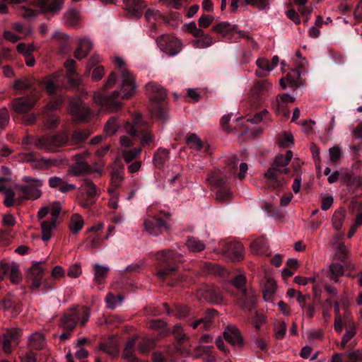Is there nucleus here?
Here are the masks:
<instances>
[{
    "label": "nucleus",
    "instance_id": "36",
    "mask_svg": "<svg viewBox=\"0 0 362 362\" xmlns=\"http://www.w3.org/2000/svg\"><path fill=\"white\" fill-rule=\"evenodd\" d=\"M123 180V168L112 171L111 173L112 187L109 189V192L112 195H116L117 189L120 187Z\"/></svg>",
    "mask_w": 362,
    "mask_h": 362
},
{
    "label": "nucleus",
    "instance_id": "9",
    "mask_svg": "<svg viewBox=\"0 0 362 362\" xmlns=\"http://www.w3.org/2000/svg\"><path fill=\"white\" fill-rule=\"evenodd\" d=\"M39 98L38 92L32 96L17 98L11 101L10 107L17 114L23 115V120L25 124H33L36 122L37 117L28 112L35 106Z\"/></svg>",
    "mask_w": 362,
    "mask_h": 362
},
{
    "label": "nucleus",
    "instance_id": "3",
    "mask_svg": "<svg viewBox=\"0 0 362 362\" xmlns=\"http://www.w3.org/2000/svg\"><path fill=\"white\" fill-rule=\"evenodd\" d=\"M344 267L341 264L332 263L328 270H322L313 279L298 276L294 278V281L302 285H306L310 282L314 294H319L323 291H326L327 294H337L338 286L341 284L339 278L344 275Z\"/></svg>",
    "mask_w": 362,
    "mask_h": 362
},
{
    "label": "nucleus",
    "instance_id": "54",
    "mask_svg": "<svg viewBox=\"0 0 362 362\" xmlns=\"http://www.w3.org/2000/svg\"><path fill=\"white\" fill-rule=\"evenodd\" d=\"M245 5H250L259 10H264L269 7V0H245Z\"/></svg>",
    "mask_w": 362,
    "mask_h": 362
},
{
    "label": "nucleus",
    "instance_id": "18",
    "mask_svg": "<svg viewBox=\"0 0 362 362\" xmlns=\"http://www.w3.org/2000/svg\"><path fill=\"white\" fill-rule=\"evenodd\" d=\"M247 170V164L240 162L237 156L233 155L230 158H228V180L229 177H233L242 180L245 177Z\"/></svg>",
    "mask_w": 362,
    "mask_h": 362
},
{
    "label": "nucleus",
    "instance_id": "34",
    "mask_svg": "<svg viewBox=\"0 0 362 362\" xmlns=\"http://www.w3.org/2000/svg\"><path fill=\"white\" fill-rule=\"evenodd\" d=\"M246 283V276L243 273H237L235 275L231 276V280L228 279V285L230 284L238 288L242 292L241 294H247Z\"/></svg>",
    "mask_w": 362,
    "mask_h": 362
},
{
    "label": "nucleus",
    "instance_id": "24",
    "mask_svg": "<svg viewBox=\"0 0 362 362\" xmlns=\"http://www.w3.org/2000/svg\"><path fill=\"white\" fill-rule=\"evenodd\" d=\"M0 279L4 276H8L11 282L13 284H18L22 280V276L16 265H11L7 263L0 264Z\"/></svg>",
    "mask_w": 362,
    "mask_h": 362
},
{
    "label": "nucleus",
    "instance_id": "59",
    "mask_svg": "<svg viewBox=\"0 0 362 362\" xmlns=\"http://www.w3.org/2000/svg\"><path fill=\"white\" fill-rule=\"evenodd\" d=\"M10 121V116L8 110L6 107L0 109V129H4L8 124Z\"/></svg>",
    "mask_w": 362,
    "mask_h": 362
},
{
    "label": "nucleus",
    "instance_id": "63",
    "mask_svg": "<svg viewBox=\"0 0 362 362\" xmlns=\"http://www.w3.org/2000/svg\"><path fill=\"white\" fill-rule=\"evenodd\" d=\"M190 309L185 305H176L175 315L178 318H184L189 315Z\"/></svg>",
    "mask_w": 362,
    "mask_h": 362
},
{
    "label": "nucleus",
    "instance_id": "29",
    "mask_svg": "<svg viewBox=\"0 0 362 362\" xmlns=\"http://www.w3.org/2000/svg\"><path fill=\"white\" fill-rule=\"evenodd\" d=\"M71 112L81 122L87 121L91 115L90 109L79 101L73 104Z\"/></svg>",
    "mask_w": 362,
    "mask_h": 362
},
{
    "label": "nucleus",
    "instance_id": "49",
    "mask_svg": "<svg viewBox=\"0 0 362 362\" xmlns=\"http://www.w3.org/2000/svg\"><path fill=\"white\" fill-rule=\"evenodd\" d=\"M276 287V282L272 278L267 277L264 280L262 294H274Z\"/></svg>",
    "mask_w": 362,
    "mask_h": 362
},
{
    "label": "nucleus",
    "instance_id": "25",
    "mask_svg": "<svg viewBox=\"0 0 362 362\" xmlns=\"http://www.w3.org/2000/svg\"><path fill=\"white\" fill-rule=\"evenodd\" d=\"M36 7L43 12L55 14L59 12L63 6L64 0H35Z\"/></svg>",
    "mask_w": 362,
    "mask_h": 362
},
{
    "label": "nucleus",
    "instance_id": "51",
    "mask_svg": "<svg viewBox=\"0 0 362 362\" xmlns=\"http://www.w3.org/2000/svg\"><path fill=\"white\" fill-rule=\"evenodd\" d=\"M141 149L140 148L126 149L123 151V158L124 160L129 163L135 159L136 157L141 153Z\"/></svg>",
    "mask_w": 362,
    "mask_h": 362
},
{
    "label": "nucleus",
    "instance_id": "45",
    "mask_svg": "<svg viewBox=\"0 0 362 362\" xmlns=\"http://www.w3.org/2000/svg\"><path fill=\"white\" fill-rule=\"evenodd\" d=\"M11 28L22 35L23 37H27L33 33V28L28 23L22 24L20 23H14L12 24Z\"/></svg>",
    "mask_w": 362,
    "mask_h": 362
},
{
    "label": "nucleus",
    "instance_id": "44",
    "mask_svg": "<svg viewBox=\"0 0 362 362\" xmlns=\"http://www.w3.org/2000/svg\"><path fill=\"white\" fill-rule=\"evenodd\" d=\"M64 23L69 26L76 27L79 23V13L74 9L71 8L64 15Z\"/></svg>",
    "mask_w": 362,
    "mask_h": 362
},
{
    "label": "nucleus",
    "instance_id": "46",
    "mask_svg": "<svg viewBox=\"0 0 362 362\" xmlns=\"http://www.w3.org/2000/svg\"><path fill=\"white\" fill-rule=\"evenodd\" d=\"M300 78V74L298 70H293L292 73L287 74L286 76V81L293 88H297L301 86Z\"/></svg>",
    "mask_w": 362,
    "mask_h": 362
},
{
    "label": "nucleus",
    "instance_id": "8",
    "mask_svg": "<svg viewBox=\"0 0 362 362\" xmlns=\"http://www.w3.org/2000/svg\"><path fill=\"white\" fill-rule=\"evenodd\" d=\"M146 91L151 101L152 115L158 120L166 121L168 117L165 90L155 82H150L146 85Z\"/></svg>",
    "mask_w": 362,
    "mask_h": 362
},
{
    "label": "nucleus",
    "instance_id": "31",
    "mask_svg": "<svg viewBox=\"0 0 362 362\" xmlns=\"http://www.w3.org/2000/svg\"><path fill=\"white\" fill-rule=\"evenodd\" d=\"M92 47L93 45L88 39L85 37L79 39L78 45L74 52V57L78 60L85 58Z\"/></svg>",
    "mask_w": 362,
    "mask_h": 362
},
{
    "label": "nucleus",
    "instance_id": "22",
    "mask_svg": "<svg viewBox=\"0 0 362 362\" xmlns=\"http://www.w3.org/2000/svg\"><path fill=\"white\" fill-rule=\"evenodd\" d=\"M22 332L18 329H11L6 330L2 337L0 336V343L2 345V349L6 354L11 352V344L18 343L21 337Z\"/></svg>",
    "mask_w": 362,
    "mask_h": 362
},
{
    "label": "nucleus",
    "instance_id": "28",
    "mask_svg": "<svg viewBox=\"0 0 362 362\" xmlns=\"http://www.w3.org/2000/svg\"><path fill=\"white\" fill-rule=\"evenodd\" d=\"M52 39L55 41V46L60 54H64L69 51V41L68 35L57 30L53 34Z\"/></svg>",
    "mask_w": 362,
    "mask_h": 362
},
{
    "label": "nucleus",
    "instance_id": "56",
    "mask_svg": "<svg viewBox=\"0 0 362 362\" xmlns=\"http://www.w3.org/2000/svg\"><path fill=\"white\" fill-rule=\"evenodd\" d=\"M155 341L153 338L144 339L139 346L140 351L144 354L150 351L154 347Z\"/></svg>",
    "mask_w": 362,
    "mask_h": 362
},
{
    "label": "nucleus",
    "instance_id": "1",
    "mask_svg": "<svg viewBox=\"0 0 362 362\" xmlns=\"http://www.w3.org/2000/svg\"><path fill=\"white\" fill-rule=\"evenodd\" d=\"M116 69H119L122 77L119 90H116L112 94L107 95L98 91L94 94V101L103 110L117 111L122 107L121 100L130 98L136 89L135 78L132 74L123 68L124 62L117 57L114 61Z\"/></svg>",
    "mask_w": 362,
    "mask_h": 362
},
{
    "label": "nucleus",
    "instance_id": "61",
    "mask_svg": "<svg viewBox=\"0 0 362 362\" xmlns=\"http://www.w3.org/2000/svg\"><path fill=\"white\" fill-rule=\"evenodd\" d=\"M349 361L347 362H362V351L354 350L346 354Z\"/></svg>",
    "mask_w": 362,
    "mask_h": 362
},
{
    "label": "nucleus",
    "instance_id": "58",
    "mask_svg": "<svg viewBox=\"0 0 362 362\" xmlns=\"http://www.w3.org/2000/svg\"><path fill=\"white\" fill-rule=\"evenodd\" d=\"M286 332V325L284 322H279L274 327V336L276 339H281L284 337Z\"/></svg>",
    "mask_w": 362,
    "mask_h": 362
},
{
    "label": "nucleus",
    "instance_id": "33",
    "mask_svg": "<svg viewBox=\"0 0 362 362\" xmlns=\"http://www.w3.org/2000/svg\"><path fill=\"white\" fill-rule=\"evenodd\" d=\"M250 247L253 253L259 255L269 256L270 255L268 252L269 247L267 245L266 240L263 238H259L254 240Z\"/></svg>",
    "mask_w": 362,
    "mask_h": 362
},
{
    "label": "nucleus",
    "instance_id": "37",
    "mask_svg": "<svg viewBox=\"0 0 362 362\" xmlns=\"http://www.w3.org/2000/svg\"><path fill=\"white\" fill-rule=\"evenodd\" d=\"M186 141L190 148L197 151H202L205 146L201 139L194 133H189L187 136Z\"/></svg>",
    "mask_w": 362,
    "mask_h": 362
},
{
    "label": "nucleus",
    "instance_id": "55",
    "mask_svg": "<svg viewBox=\"0 0 362 362\" xmlns=\"http://www.w3.org/2000/svg\"><path fill=\"white\" fill-rule=\"evenodd\" d=\"M293 144V137L291 134L285 133L278 138V144L283 148H289Z\"/></svg>",
    "mask_w": 362,
    "mask_h": 362
},
{
    "label": "nucleus",
    "instance_id": "13",
    "mask_svg": "<svg viewBox=\"0 0 362 362\" xmlns=\"http://www.w3.org/2000/svg\"><path fill=\"white\" fill-rule=\"evenodd\" d=\"M90 317L89 308L86 306H77L74 310L64 315L61 325L64 329L71 330L75 328L78 322L83 326Z\"/></svg>",
    "mask_w": 362,
    "mask_h": 362
},
{
    "label": "nucleus",
    "instance_id": "30",
    "mask_svg": "<svg viewBox=\"0 0 362 362\" xmlns=\"http://www.w3.org/2000/svg\"><path fill=\"white\" fill-rule=\"evenodd\" d=\"M267 114H268V112L266 110H264L262 112L256 113L254 116L250 117L247 119H245L244 117H239L236 120L237 126L245 129V130H243V132H245V130L249 129V127H248L249 123H252V124L259 123L263 119L264 116H266Z\"/></svg>",
    "mask_w": 362,
    "mask_h": 362
},
{
    "label": "nucleus",
    "instance_id": "17",
    "mask_svg": "<svg viewBox=\"0 0 362 362\" xmlns=\"http://www.w3.org/2000/svg\"><path fill=\"white\" fill-rule=\"evenodd\" d=\"M81 187L84 194L80 201V204L84 209H89L95 204L98 196L96 186L92 180L86 179L83 180Z\"/></svg>",
    "mask_w": 362,
    "mask_h": 362
},
{
    "label": "nucleus",
    "instance_id": "47",
    "mask_svg": "<svg viewBox=\"0 0 362 362\" xmlns=\"http://www.w3.org/2000/svg\"><path fill=\"white\" fill-rule=\"evenodd\" d=\"M280 157H281V154L278 155L276 157L274 163H272V165L270 168H274V170L280 172L283 174L287 175L289 173V170L286 168L281 170V168L286 167L289 163V162L286 161L283 159H280Z\"/></svg>",
    "mask_w": 362,
    "mask_h": 362
},
{
    "label": "nucleus",
    "instance_id": "62",
    "mask_svg": "<svg viewBox=\"0 0 362 362\" xmlns=\"http://www.w3.org/2000/svg\"><path fill=\"white\" fill-rule=\"evenodd\" d=\"M173 333L176 339L179 341H183L187 339V336L183 331V328L180 324H176L173 329Z\"/></svg>",
    "mask_w": 362,
    "mask_h": 362
},
{
    "label": "nucleus",
    "instance_id": "7",
    "mask_svg": "<svg viewBox=\"0 0 362 362\" xmlns=\"http://www.w3.org/2000/svg\"><path fill=\"white\" fill-rule=\"evenodd\" d=\"M45 269L42 267L41 262H35L28 271L26 274L27 283L33 290L42 288L45 292L53 288L56 279L64 277L65 271L61 266H55L51 276L43 279Z\"/></svg>",
    "mask_w": 362,
    "mask_h": 362
},
{
    "label": "nucleus",
    "instance_id": "23",
    "mask_svg": "<svg viewBox=\"0 0 362 362\" xmlns=\"http://www.w3.org/2000/svg\"><path fill=\"white\" fill-rule=\"evenodd\" d=\"M129 17L139 19L147 5L144 0H123Z\"/></svg>",
    "mask_w": 362,
    "mask_h": 362
},
{
    "label": "nucleus",
    "instance_id": "39",
    "mask_svg": "<svg viewBox=\"0 0 362 362\" xmlns=\"http://www.w3.org/2000/svg\"><path fill=\"white\" fill-rule=\"evenodd\" d=\"M196 39L192 40V45L196 48H206L213 44L212 37L205 34L203 31V35L199 37H195Z\"/></svg>",
    "mask_w": 362,
    "mask_h": 362
},
{
    "label": "nucleus",
    "instance_id": "4",
    "mask_svg": "<svg viewBox=\"0 0 362 362\" xmlns=\"http://www.w3.org/2000/svg\"><path fill=\"white\" fill-rule=\"evenodd\" d=\"M156 277L163 284L175 286L182 276L179 273V264L182 262V255L170 250L158 252L156 255Z\"/></svg>",
    "mask_w": 362,
    "mask_h": 362
},
{
    "label": "nucleus",
    "instance_id": "12",
    "mask_svg": "<svg viewBox=\"0 0 362 362\" xmlns=\"http://www.w3.org/2000/svg\"><path fill=\"white\" fill-rule=\"evenodd\" d=\"M22 181L25 184H18L16 189L23 194L22 197H18L19 204H21L25 199L35 200L40 197L42 192L40 189L42 186V181L29 176H24Z\"/></svg>",
    "mask_w": 362,
    "mask_h": 362
},
{
    "label": "nucleus",
    "instance_id": "50",
    "mask_svg": "<svg viewBox=\"0 0 362 362\" xmlns=\"http://www.w3.org/2000/svg\"><path fill=\"white\" fill-rule=\"evenodd\" d=\"M228 26V40H230L231 42H235L238 39L243 36V34L240 30H238V28L235 25H230L229 23L227 24Z\"/></svg>",
    "mask_w": 362,
    "mask_h": 362
},
{
    "label": "nucleus",
    "instance_id": "5",
    "mask_svg": "<svg viewBox=\"0 0 362 362\" xmlns=\"http://www.w3.org/2000/svg\"><path fill=\"white\" fill-rule=\"evenodd\" d=\"M88 129H78L56 134L50 138H40L35 142L39 149L54 152L60 146H71L75 148L83 147L90 135Z\"/></svg>",
    "mask_w": 362,
    "mask_h": 362
},
{
    "label": "nucleus",
    "instance_id": "20",
    "mask_svg": "<svg viewBox=\"0 0 362 362\" xmlns=\"http://www.w3.org/2000/svg\"><path fill=\"white\" fill-rule=\"evenodd\" d=\"M245 257L243 245L234 238H228V261H242Z\"/></svg>",
    "mask_w": 362,
    "mask_h": 362
},
{
    "label": "nucleus",
    "instance_id": "16",
    "mask_svg": "<svg viewBox=\"0 0 362 362\" xmlns=\"http://www.w3.org/2000/svg\"><path fill=\"white\" fill-rule=\"evenodd\" d=\"M55 99L54 104L52 107L47 106L42 112V117L45 125L48 129H55L59 124V117L52 112V109L57 108L62 103V93L57 95H50Z\"/></svg>",
    "mask_w": 362,
    "mask_h": 362
},
{
    "label": "nucleus",
    "instance_id": "19",
    "mask_svg": "<svg viewBox=\"0 0 362 362\" xmlns=\"http://www.w3.org/2000/svg\"><path fill=\"white\" fill-rule=\"evenodd\" d=\"M197 275L215 274L217 276H223L224 269L217 264L211 262L202 261H193L192 262Z\"/></svg>",
    "mask_w": 362,
    "mask_h": 362
},
{
    "label": "nucleus",
    "instance_id": "10",
    "mask_svg": "<svg viewBox=\"0 0 362 362\" xmlns=\"http://www.w3.org/2000/svg\"><path fill=\"white\" fill-rule=\"evenodd\" d=\"M146 214L144 226L149 234L157 236L169 229L168 224L163 219L165 216L168 217V213L156 211V209L151 206L147 209Z\"/></svg>",
    "mask_w": 362,
    "mask_h": 362
},
{
    "label": "nucleus",
    "instance_id": "53",
    "mask_svg": "<svg viewBox=\"0 0 362 362\" xmlns=\"http://www.w3.org/2000/svg\"><path fill=\"white\" fill-rule=\"evenodd\" d=\"M211 325V318L210 316L202 317L198 320L194 321L191 324L193 329H197L199 325L202 326V329H208Z\"/></svg>",
    "mask_w": 362,
    "mask_h": 362
},
{
    "label": "nucleus",
    "instance_id": "15",
    "mask_svg": "<svg viewBox=\"0 0 362 362\" xmlns=\"http://www.w3.org/2000/svg\"><path fill=\"white\" fill-rule=\"evenodd\" d=\"M156 42L163 52L171 56L176 55L182 49L181 42L176 37L169 35L160 36L156 39Z\"/></svg>",
    "mask_w": 362,
    "mask_h": 362
},
{
    "label": "nucleus",
    "instance_id": "6",
    "mask_svg": "<svg viewBox=\"0 0 362 362\" xmlns=\"http://www.w3.org/2000/svg\"><path fill=\"white\" fill-rule=\"evenodd\" d=\"M75 64L76 62L73 59H69L64 62L66 75L51 76L44 79L42 86L48 95H57L59 92L62 93L63 88L79 91L81 80L76 72Z\"/></svg>",
    "mask_w": 362,
    "mask_h": 362
},
{
    "label": "nucleus",
    "instance_id": "42",
    "mask_svg": "<svg viewBox=\"0 0 362 362\" xmlns=\"http://www.w3.org/2000/svg\"><path fill=\"white\" fill-rule=\"evenodd\" d=\"M84 221L82 216L78 214L72 215L69 223V229L74 234H78L83 228Z\"/></svg>",
    "mask_w": 362,
    "mask_h": 362
},
{
    "label": "nucleus",
    "instance_id": "41",
    "mask_svg": "<svg viewBox=\"0 0 362 362\" xmlns=\"http://www.w3.org/2000/svg\"><path fill=\"white\" fill-rule=\"evenodd\" d=\"M276 172L274 168H269L264 175L269 180L268 185L273 189H279L282 187L281 182L278 179Z\"/></svg>",
    "mask_w": 362,
    "mask_h": 362
},
{
    "label": "nucleus",
    "instance_id": "57",
    "mask_svg": "<svg viewBox=\"0 0 362 362\" xmlns=\"http://www.w3.org/2000/svg\"><path fill=\"white\" fill-rule=\"evenodd\" d=\"M256 303L255 296H243L241 299L242 307L250 310Z\"/></svg>",
    "mask_w": 362,
    "mask_h": 362
},
{
    "label": "nucleus",
    "instance_id": "14",
    "mask_svg": "<svg viewBox=\"0 0 362 362\" xmlns=\"http://www.w3.org/2000/svg\"><path fill=\"white\" fill-rule=\"evenodd\" d=\"M208 180L215 193L216 201L218 203L224 202L226 200V174L216 170L210 174Z\"/></svg>",
    "mask_w": 362,
    "mask_h": 362
},
{
    "label": "nucleus",
    "instance_id": "11",
    "mask_svg": "<svg viewBox=\"0 0 362 362\" xmlns=\"http://www.w3.org/2000/svg\"><path fill=\"white\" fill-rule=\"evenodd\" d=\"M141 267L138 264L129 265L122 275L119 281L115 284V287L119 289L117 294H124V292H144V288L138 286L135 282L136 274L139 273Z\"/></svg>",
    "mask_w": 362,
    "mask_h": 362
},
{
    "label": "nucleus",
    "instance_id": "48",
    "mask_svg": "<svg viewBox=\"0 0 362 362\" xmlns=\"http://www.w3.org/2000/svg\"><path fill=\"white\" fill-rule=\"evenodd\" d=\"M105 301L107 308L115 309L122 305L124 298L123 296H106Z\"/></svg>",
    "mask_w": 362,
    "mask_h": 362
},
{
    "label": "nucleus",
    "instance_id": "38",
    "mask_svg": "<svg viewBox=\"0 0 362 362\" xmlns=\"http://www.w3.org/2000/svg\"><path fill=\"white\" fill-rule=\"evenodd\" d=\"M55 227L56 221L54 220H46L41 223L42 239L43 241L46 242L51 238L52 229Z\"/></svg>",
    "mask_w": 362,
    "mask_h": 362
},
{
    "label": "nucleus",
    "instance_id": "64",
    "mask_svg": "<svg viewBox=\"0 0 362 362\" xmlns=\"http://www.w3.org/2000/svg\"><path fill=\"white\" fill-rule=\"evenodd\" d=\"M35 48L33 45H27L25 43H19L17 45V50L19 53L24 54L25 57H30Z\"/></svg>",
    "mask_w": 362,
    "mask_h": 362
},
{
    "label": "nucleus",
    "instance_id": "52",
    "mask_svg": "<svg viewBox=\"0 0 362 362\" xmlns=\"http://www.w3.org/2000/svg\"><path fill=\"white\" fill-rule=\"evenodd\" d=\"M344 216V212L341 210H337L333 214L332 224L336 230H339L341 228Z\"/></svg>",
    "mask_w": 362,
    "mask_h": 362
},
{
    "label": "nucleus",
    "instance_id": "21",
    "mask_svg": "<svg viewBox=\"0 0 362 362\" xmlns=\"http://www.w3.org/2000/svg\"><path fill=\"white\" fill-rule=\"evenodd\" d=\"M272 84L264 81H259L255 83L251 90L252 101L255 105H259L264 100V97Z\"/></svg>",
    "mask_w": 362,
    "mask_h": 362
},
{
    "label": "nucleus",
    "instance_id": "35",
    "mask_svg": "<svg viewBox=\"0 0 362 362\" xmlns=\"http://www.w3.org/2000/svg\"><path fill=\"white\" fill-rule=\"evenodd\" d=\"M28 346L35 349H43L46 346L45 336L40 332H34L28 338Z\"/></svg>",
    "mask_w": 362,
    "mask_h": 362
},
{
    "label": "nucleus",
    "instance_id": "32",
    "mask_svg": "<svg viewBox=\"0 0 362 362\" xmlns=\"http://www.w3.org/2000/svg\"><path fill=\"white\" fill-rule=\"evenodd\" d=\"M169 150L159 148L153 156V161L154 165L158 169H163L169 160Z\"/></svg>",
    "mask_w": 362,
    "mask_h": 362
},
{
    "label": "nucleus",
    "instance_id": "2",
    "mask_svg": "<svg viewBox=\"0 0 362 362\" xmlns=\"http://www.w3.org/2000/svg\"><path fill=\"white\" fill-rule=\"evenodd\" d=\"M134 139H139L143 146L154 142L153 135L149 132V124L141 114L132 116V121L125 120L119 115L111 117L107 122L105 130L108 135H112L122 127Z\"/></svg>",
    "mask_w": 362,
    "mask_h": 362
},
{
    "label": "nucleus",
    "instance_id": "43",
    "mask_svg": "<svg viewBox=\"0 0 362 362\" xmlns=\"http://www.w3.org/2000/svg\"><path fill=\"white\" fill-rule=\"evenodd\" d=\"M94 281L98 284H101L105 279L109 268L95 264L93 267Z\"/></svg>",
    "mask_w": 362,
    "mask_h": 362
},
{
    "label": "nucleus",
    "instance_id": "26",
    "mask_svg": "<svg viewBox=\"0 0 362 362\" xmlns=\"http://www.w3.org/2000/svg\"><path fill=\"white\" fill-rule=\"evenodd\" d=\"M89 155L87 151H83L81 153L76 154L74 156V163L72 165L73 173L78 175L83 172H88L90 170V166L85 161V158Z\"/></svg>",
    "mask_w": 362,
    "mask_h": 362
},
{
    "label": "nucleus",
    "instance_id": "27",
    "mask_svg": "<svg viewBox=\"0 0 362 362\" xmlns=\"http://www.w3.org/2000/svg\"><path fill=\"white\" fill-rule=\"evenodd\" d=\"M228 343L235 349H240L244 345L242 334L235 325H228Z\"/></svg>",
    "mask_w": 362,
    "mask_h": 362
},
{
    "label": "nucleus",
    "instance_id": "60",
    "mask_svg": "<svg viewBox=\"0 0 362 362\" xmlns=\"http://www.w3.org/2000/svg\"><path fill=\"white\" fill-rule=\"evenodd\" d=\"M181 171L182 169L180 166L175 165L173 167V169L170 172H168V181L170 184L173 185L177 180H178L180 178Z\"/></svg>",
    "mask_w": 362,
    "mask_h": 362
},
{
    "label": "nucleus",
    "instance_id": "40",
    "mask_svg": "<svg viewBox=\"0 0 362 362\" xmlns=\"http://www.w3.org/2000/svg\"><path fill=\"white\" fill-rule=\"evenodd\" d=\"M186 245L188 250L192 252H200L206 248L204 242L194 237L188 238Z\"/></svg>",
    "mask_w": 362,
    "mask_h": 362
}]
</instances>
